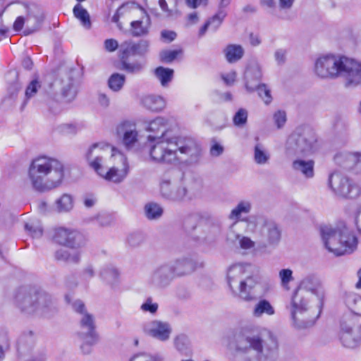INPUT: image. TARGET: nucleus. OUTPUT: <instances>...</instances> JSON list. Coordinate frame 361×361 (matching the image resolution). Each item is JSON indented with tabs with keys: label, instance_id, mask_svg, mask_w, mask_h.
<instances>
[{
	"label": "nucleus",
	"instance_id": "obj_44",
	"mask_svg": "<svg viewBox=\"0 0 361 361\" xmlns=\"http://www.w3.org/2000/svg\"><path fill=\"white\" fill-rule=\"evenodd\" d=\"M176 349L182 354L187 355L190 351V341L184 334L176 336L173 340Z\"/></svg>",
	"mask_w": 361,
	"mask_h": 361
},
{
	"label": "nucleus",
	"instance_id": "obj_29",
	"mask_svg": "<svg viewBox=\"0 0 361 361\" xmlns=\"http://www.w3.org/2000/svg\"><path fill=\"white\" fill-rule=\"evenodd\" d=\"M227 13L224 9H219L218 12L209 18L199 30V37L204 35L207 30L216 32L222 24Z\"/></svg>",
	"mask_w": 361,
	"mask_h": 361
},
{
	"label": "nucleus",
	"instance_id": "obj_47",
	"mask_svg": "<svg viewBox=\"0 0 361 361\" xmlns=\"http://www.w3.org/2000/svg\"><path fill=\"white\" fill-rule=\"evenodd\" d=\"M126 76L118 73H113L108 80V86L114 92L120 91L125 83Z\"/></svg>",
	"mask_w": 361,
	"mask_h": 361
},
{
	"label": "nucleus",
	"instance_id": "obj_63",
	"mask_svg": "<svg viewBox=\"0 0 361 361\" xmlns=\"http://www.w3.org/2000/svg\"><path fill=\"white\" fill-rule=\"evenodd\" d=\"M177 35L174 31L164 30L161 32V39L166 42L173 41Z\"/></svg>",
	"mask_w": 361,
	"mask_h": 361
},
{
	"label": "nucleus",
	"instance_id": "obj_5",
	"mask_svg": "<svg viewBox=\"0 0 361 361\" xmlns=\"http://www.w3.org/2000/svg\"><path fill=\"white\" fill-rule=\"evenodd\" d=\"M28 176L35 190L44 192L59 187L64 177V168L56 159L40 157L31 162Z\"/></svg>",
	"mask_w": 361,
	"mask_h": 361
},
{
	"label": "nucleus",
	"instance_id": "obj_62",
	"mask_svg": "<svg viewBox=\"0 0 361 361\" xmlns=\"http://www.w3.org/2000/svg\"><path fill=\"white\" fill-rule=\"evenodd\" d=\"M238 244L242 249L247 250L254 247L255 243L250 238L241 235Z\"/></svg>",
	"mask_w": 361,
	"mask_h": 361
},
{
	"label": "nucleus",
	"instance_id": "obj_52",
	"mask_svg": "<svg viewBox=\"0 0 361 361\" xmlns=\"http://www.w3.org/2000/svg\"><path fill=\"white\" fill-rule=\"evenodd\" d=\"M181 52V50H163L159 54L160 60L164 63H171Z\"/></svg>",
	"mask_w": 361,
	"mask_h": 361
},
{
	"label": "nucleus",
	"instance_id": "obj_15",
	"mask_svg": "<svg viewBox=\"0 0 361 361\" xmlns=\"http://www.w3.org/2000/svg\"><path fill=\"white\" fill-rule=\"evenodd\" d=\"M328 185L335 194L343 197L355 198L360 194L359 188L338 172L330 174Z\"/></svg>",
	"mask_w": 361,
	"mask_h": 361
},
{
	"label": "nucleus",
	"instance_id": "obj_53",
	"mask_svg": "<svg viewBox=\"0 0 361 361\" xmlns=\"http://www.w3.org/2000/svg\"><path fill=\"white\" fill-rule=\"evenodd\" d=\"M159 308L157 302H153L152 297H148L145 301L141 305L140 310L145 312H149L152 314L157 313Z\"/></svg>",
	"mask_w": 361,
	"mask_h": 361
},
{
	"label": "nucleus",
	"instance_id": "obj_33",
	"mask_svg": "<svg viewBox=\"0 0 361 361\" xmlns=\"http://www.w3.org/2000/svg\"><path fill=\"white\" fill-rule=\"evenodd\" d=\"M223 52L227 62L234 63L243 57L245 50L240 44H230L224 48Z\"/></svg>",
	"mask_w": 361,
	"mask_h": 361
},
{
	"label": "nucleus",
	"instance_id": "obj_37",
	"mask_svg": "<svg viewBox=\"0 0 361 361\" xmlns=\"http://www.w3.org/2000/svg\"><path fill=\"white\" fill-rule=\"evenodd\" d=\"M253 159L259 165H265L269 163L270 154L266 147L262 143H257L254 147Z\"/></svg>",
	"mask_w": 361,
	"mask_h": 361
},
{
	"label": "nucleus",
	"instance_id": "obj_13",
	"mask_svg": "<svg viewBox=\"0 0 361 361\" xmlns=\"http://www.w3.org/2000/svg\"><path fill=\"white\" fill-rule=\"evenodd\" d=\"M114 165L108 170L102 168L97 173L107 181L120 183L126 178L129 172V165L127 157L121 152L111 154Z\"/></svg>",
	"mask_w": 361,
	"mask_h": 361
},
{
	"label": "nucleus",
	"instance_id": "obj_39",
	"mask_svg": "<svg viewBox=\"0 0 361 361\" xmlns=\"http://www.w3.org/2000/svg\"><path fill=\"white\" fill-rule=\"evenodd\" d=\"M74 16L80 21L81 25L85 29L91 28L90 16L87 11L80 4H77L73 10Z\"/></svg>",
	"mask_w": 361,
	"mask_h": 361
},
{
	"label": "nucleus",
	"instance_id": "obj_12",
	"mask_svg": "<svg viewBox=\"0 0 361 361\" xmlns=\"http://www.w3.org/2000/svg\"><path fill=\"white\" fill-rule=\"evenodd\" d=\"M256 235L259 247H276L280 242L281 232L277 224L266 217L260 218Z\"/></svg>",
	"mask_w": 361,
	"mask_h": 361
},
{
	"label": "nucleus",
	"instance_id": "obj_57",
	"mask_svg": "<svg viewBox=\"0 0 361 361\" xmlns=\"http://www.w3.org/2000/svg\"><path fill=\"white\" fill-rule=\"evenodd\" d=\"M25 228L29 232L32 238H39L42 235V228L39 224H26Z\"/></svg>",
	"mask_w": 361,
	"mask_h": 361
},
{
	"label": "nucleus",
	"instance_id": "obj_27",
	"mask_svg": "<svg viewBox=\"0 0 361 361\" xmlns=\"http://www.w3.org/2000/svg\"><path fill=\"white\" fill-rule=\"evenodd\" d=\"M61 90L62 96L67 102L73 101L78 92L76 82L71 74L67 73L61 78Z\"/></svg>",
	"mask_w": 361,
	"mask_h": 361
},
{
	"label": "nucleus",
	"instance_id": "obj_54",
	"mask_svg": "<svg viewBox=\"0 0 361 361\" xmlns=\"http://www.w3.org/2000/svg\"><path fill=\"white\" fill-rule=\"evenodd\" d=\"M150 42L147 39H140L135 42L136 55L140 56H145L149 50Z\"/></svg>",
	"mask_w": 361,
	"mask_h": 361
},
{
	"label": "nucleus",
	"instance_id": "obj_50",
	"mask_svg": "<svg viewBox=\"0 0 361 361\" xmlns=\"http://www.w3.org/2000/svg\"><path fill=\"white\" fill-rule=\"evenodd\" d=\"M129 361H164V357L159 355H152L146 353L134 355Z\"/></svg>",
	"mask_w": 361,
	"mask_h": 361
},
{
	"label": "nucleus",
	"instance_id": "obj_26",
	"mask_svg": "<svg viewBox=\"0 0 361 361\" xmlns=\"http://www.w3.org/2000/svg\"><path fill=\"white\" fill-rule=\"evenodd\" d=\"M305 157H296L292 163V169L306 178H312L314 176V161L312 159H304Z\"/></svg>",
	"mask_w": 361,
	"mask_h": 361
},
{
	"label": "nucleus",
	"instance_id": "obj_46",
	"mask_svg": "<svg viewBox=\"0 0 361 361\" xmlns=\"http://www.w3.org/2000/svg\"><path fill=\"white\" fill-rule=\"evenodd\" d=\"M137 56L135 47V42L126 40L119 46L120 59H129L130 56Z\"/></svg>",
	"mask_w": 361,
	"mask_h": 361
},
{
	"label": "nucleus",
	"instance_id": "obj_9",
	"mask_svg": "<svg viewBox=\"0 0 361 361\" xmlns=\"http://www.w3.org/2000/svg\"><path fill=\"white\" fill-rule=\"evenodd\" d=\"M15 11L20 14L13 25L15 31H23V35L27 36L40 30L44 20V13L39 6L18 3L15 6Z\"/></svg>",
	"mask_w": 361,
	"mask_h": 361
},
{
	"label": "nucleus",
	"instance_id": "obj_58",
	"mask_svg": "<svg viewBox=\"0 0 361 361\" xmlns=\"http://www.w3.org/2000/svg\"><path fill=\"white\" fill-rule=\"evenodd\" d=\"M59 131L66 135H74L77 133L78 128L75 124L63 123L59 126Z\"/></svg>",
	"mask_w": 361,
	"mask_h": 361
},
{
	"label": "nucleus",
	"instance_id": "obj_31",
	"mask_svg": "<svg viewBox=\"0 0 361 361\" xmlns=\"http://www.w3.org/2000/svg\"><path fill=\"white\" fill-rule=\"evenodd\" d=\"M142 105L152 111H161L166 106L165 99L159 95H146L142 99Z\"/></svg>",
	"mask_w": 361,
	"mask_h": 361
},
{
	"label": "nucleus",
	"instance_id": "obj_30",
	"mask_svg": "<svg viewBox=\"0 0 361 361\" xmlns=\"http://www.w3.org/2000/svg\"><path fill=\"white\" fill-rule=\"evenodd\" d=\"M101 279L111 288L118 286L120 282V272L114 266L108 265L103 267L99 272Z\"/></svg>",
	"mask_w": 361,
	"mask_h": 361
},
{
	"label": "nucleus",
	"instance_id": "obj_4",
	"mask_svg": "<svg viewBox=\"0 0 361 361\" xmlns=\"http://www.w3.org/2000/svg\"><path fill=\"white\" fill-rule=\"evenodd\" d=\"M14 303L21 313L51 318L58 310L52 297L46 291L36 287H20L14 295Z\"/></svg>",
	"mask_w": 361,
	"mask_h": 361
},
{
	"label": "nucleus",
	"instance_id": "obj_51",
	"mask_svg": "<svg viewBox=\"0 0 361 361\" xmlns=\"http://www.w3.org/2000/svg\"><path fill=\"white\" fill-rule=\"evenodd\" d=\"M145 240L144 235L140 232H133L128 235L127 243L132 247H137L142 245Z\"/></svg>",
	"mask_w": 361,
	"mask_h": 361
},
{
	"label": "nucleus",
	"instance_id": "obj_41",
	"mask_svg": "<svg viewBox=\"0 0 361 361\" xmlns=\"http://www.w3.org/2000/svg\"><path fill=\"white\" fill-rule=\"evenodd\" d=\"M121 66L119 68L130 74H138L144 68V63L141 61H130L128 59H120Z\"/></svg>",
	"mask_w": 361,
	"mask_h": 361
},
{
	"label": "nucleus",
	"instance_id": "obj_64",
	"mask_svg": "<svg viewBox=\"0 0 361 361\" xmlns=\"http://www.w3.org/2000/svg\"><path fill=\"white\" fill-rule=\"evenodd\" d=\"M104 47L107 51L112 52L119 48V46L116 39H107L104 41Z\"/></svg>",
	"mask_w": 361,
	"mask_h": 361
},
{
	"label": "nucleus",
	"instance_id": "obj_3",
	"mask_svg": "<svg viewBox=\"0 0 361 361\" xmlns=\"http://www.w3.org/2000/svg\"><path fill=\"white\" fill-rule=\"evenodd\" d=\"M234 348L237 351L256 353L253 361H276L279 357V343L276 336L267 329L257 332L246 330L235 334Z\"/></svg>",
	"mask_w": 361,
	"mask_h": 361
},
{
	"label": "nucleus",
	"instance_id": "obj_45",
	"mask_svg": "<svg viewBox=\"0 0 361 361\" xmlns=\"http://www.w3.org/2000/svg\"><path fill=\"white\" fill-rule=\"evenodd\" d=\"M160 191L164 198L173 201V194L177 192L176 184L172 185L169 178H163L160 183Z\"/></svg>",
	"mask_w": 361,
	"mask_h": 361
},
{
	"label": "nucleus",
	"instance_id": "obj_56",
	"mask_svg": "<svg viewBox=\"0 0 361 361\" xmlns=\"http://www.w3.org/2000/svg\"><path fill=\"white\" fill-rule=\"evenodd\" d=\"M40 87V82L37 80L31 81L25 90V94L26 100L33 97L37 94Z\"/></svg>",
	"mask_w": 361,
	"mask_h": 361
},
{
	"label": "nucleus",
	"instance_id": "obj_11",
	"mask_svg": "<svg viewBox=\"0 0 361 361\" xmlns=\"http://www.w3.org/2000/svg\"><path fill=\"white\" fill-rule=\"evenodd\" d=\"M343 56L322 55L314 63V72L322 79L335 80L339 78Z\"/></svg>",
	"mask_w": 361,
	"mask_h": 361
},
{
	"label": "nucleus",
	"instance_id": "obj_17",
	"mask_svg": "<svg viewBox=\"0 0 361 361\" xmlns=\"http://www.w3.org/2000/svg\"><path fill=\"white\" fill-rule=\"evenodd\" d=\"M177 192L173 194V201H190L198 197L201 193V183L192 178H183L176 184Z\"/></svg>",
	"mask_w": 361,
	"mask_h": 361
},
{
	"label": "nucleus",
	"instance_id": "obj_34",
	"mask_svg": "<svg viewBox=\"0 0 361 361\" xmlns=\"http://www.w3.org/2000/svg\"><path fill=\"white\" fill-rule=\"evenodd\" d=\"M54 209L60 214L68 213L74 207V198L72 195L64 193L56 200Z\"/></svg>",
	"mask_w": 361,
	"mask_h": 361
},
{
	"label": "nucleus",
	"instance_id": "obj_40",
	"mask_svg": "<svg viewBox=\"0 0 361 361\" xmlns=\"http://www.w3.org/2000/svg\"><path fill=\"white\" fill-rule=\"evenodd\" d=\"M174 71L169 68L157 67L154 70V75L163 87H167L172 80Z\"/></svg>",
	"mask_w": 361,
	"mask_h": 361
},
{
	"label": "nucleus",
	"instance_id": "obj_42",
	"mask_svg": "<svg viewBox=\"0 0 361 361\" xmlns=\"http://www.w3.org/2000/svg\"><path fill=\"white\" fill-rule=\"evenodd\" d=\"M345 302L351 312L356 315H361V297L355 293L346 294Z\"/></svg>",
	"mask_w": 361,
	"mask_h": 361
},
{
	"label": "nucleus",
	"instance_id": "obj_2",
	"mask_svg": "<svg viewBox=\"0 0 361 361\" xmlns=\"http://www.w3.org/2000/svg\"><path fill=\"white\" fill-rule=\"evenodd\" d=\"M324 298L325 290L318 276L308 274L303 277L293 293L290 305L295 327L313 326L320 316Z\"/></svg>",
	"mask_w": 361,
	"mask_h": 361
},
{
	"label": "nucleus",
	"instance_id": "obj_32",
	"mask_svg": "<svg viewBox=\"0 0 361 361\" xmlns=\"http://www.w3.org/2000/svg\"><path fill=\"white\" fill-rule=\"evenodd\" d=\"M151 21L148 16H143L140 20L130 23L131 34L133 37L145 36L149 33Z\"/></svg>",
	"mask_w": 361,
	"mask_h": 361
},
{
	"label": "nucleus",
	"instance_id": "obj_55",
	"mask_svg": "<svg viewBox=\"0 0 361 361\" xmlns=\"http://www.w3.org/2000/svg\"><path fill=\"white\" fill-rule=\"evenodd\" d=\"M247 120V111L244 109H240L234 115L233 121L236 126H244Z\"/></svg>",
	"mask_w": 361,
	"mask_h": 361
},
{
	"label": "nucleus",
	"instance_id": "obj_28",
	"mask_svg": "<svg viewBox=\"0 0 361 361\" xmlns=\"http://www.w3.org/2000/svg\"><path fill=\"white\" fill-rule=\"evenodd\" d=\"M252 208L250 200H240L231 211L228 219L235 224L238 221H247V218L243 217V214H248Z\"/></svg>",
	"mask_w": 361,
	"mask_h": 361
},
{
	"label": "nucleus",
	"instance_id": "obj_1",
	"mask_svg": "<svg viewBox=\"0 0 361 361\" xmlns=\"http://www.w3.org/2000/svg\"><path fill=\"white\" fill-rule=\"evenodd\" d=\"M147 130L154 133L147 137L151 142L149 156L154 161L176 164L198 161L201 154L200 146L191 138L174 135L167 119L157 117L148 123Z\"/></svg>",
	"mask_w": 361,
	"mask_h": 361
},
{
	"label": "nucleus",
	"instance_id": "obj_14",
	"mask_svg": "<svg viewBox=\"0 0 361 361\" xmlns=\"http://www.w3.org/2000/svg\"><path fill=\"white\" fill-rule=\"evenodd\" d=\"M339 78H342L346 88L355 89L361 87V62L344 56Z\"/></svg>",
	"mask_w": 361,
	"mask_h": 361
},
{
	"label": "nucleus",
	"instance_id": "obj_6",
	"mask_svg": "<svg viewBox=\"0 0 361 361\" xmlns=\"http://www.w3.org/2000/svg\"><path fill=\"white\" fill-rule=\"evenodd\" d=\"M320 234L325 247L336 256L350 255L357 247V239L353 231L343 223L322 226Z\"/></svg>",
	"mask_w": 361,
	"mask_h": 361
},
{
	"label": "nucleus",
	"instance_id": "obj_24",
	"mask_svg": "<svg viewBox=\"0 0 361 361\" xmlns=\"http://www.w3.org/2000/svg\"><path fill=\"white\" fill-rule=\"evenodd\" d=\"M173 270L175 278L181 277L192 274L197 267L195 260L191 257H183L174 262H169Z\"/></svg>",
	"mask_w": 361,
	"mask_h": 361
},
{
	"label": "nucleus",
	"instance_id": "obj_10",
	"mask_svg": "<svg viewBox=\"0 0 361 361\" xmlns=\"http://www.w3.org/2000/svg\"><path fill=\"white\" fill-rule=\"evenodd\" d=\"M73 308L80 314V329L78 333L82 341L80 349L83 354L88 355L92 351V346L99 341L94 317L86 310L85 304L81 300L75 301Z\"/></svg>",
	"mask_w": 361,
	"mask_h": 361
},
{
	"label": "nucleus",
	"instance_id": "obj_22",
	"mask_svg": "<svg viewBox=\"0 0 361 361\" xmlns=\"http://www.w3.org/2000/svg\"><path fill=\"white\" fill-rule=\"evenodd\" d=\"M262 78V72L260 64L256 59H251L248 62L244 73L245 87L247 91L254 92Z\"/></svg>",
	"mask_w": 361,
	"mask_h": 361
},
{
	"label": "nucleus",
	"instance_id": "obj_36",
	"mask_svg": "<svg viewBox=\"0 0 361 361\" xmlns=\"http://www.w3.org/2000/svg\"><path fill=\"white\" fill-rule=\"evenodd\" d=\"M55 258L58 261L68 264H78L80 261V252L76 250L71 252L61 248L55 252Z\"/></svg>",
	"mask_w": 361,
	"mask_h": 361
},
{
	"label": "nucleus",
	"instance_id": "obj_20",
	"mask_svg": "<svg viewBox=\"0 0 361 361\" xmlns=\"http://www.w3.org/2000/svg\"><path fill=\"white\" fill-rule=\"evenodd\" d=\"M355 316L350 314L343 317L341 323V341L343 346L348 348H355L361 343V338L353 333V328L355 325Z\"/></svg>",
	"mask_w": 361,
	"mask_h": 361
},
{
	"label": "nucleus",
	"instance_id": "obj_59",
	"mask_svg": "<svg viewBox=\"0 0 361 361\" xmlns=\"http://www.w3.org/2000/svg\"><path fill=\"white\" fill-rule=\"evenodd\" d=\"M95 269L92 264L86 265L81 273L82 278L85 281H89L95 276Z\"/></svg>",
	"mask_w": 361,
	"mask_h": 361
},
{
	"label": "nucleus",
	"instance_id": "obj_7",
	"mask_svg": "<svg viewBox=\"0 0 361 361\" xmlns=\"http://www.w3.org/2000/svg\"><path fill=\"white\" fill-rule=\"evenodd\" d=\"M251 264L238 262L231 265L227 271V282L232 294L245 302L255 300L252 291L257 284V279Z\"/></svg>",
	"mask_w": 361,
	"mask_h": 361
},
{
	"label": "nucleus",
	"instance_id": "obj_48",
	"mask_svg": "<svg viewBox=\"0 0 361 361\" xmlns=\"http://www.w3.org/2000/svg\"><path fill=\"white\" fill-rule=\"evenodd\" d=\"M257 92L259 97L263 100L265 104H269L272 101V96L271 94V90L267 85L264 83L258 84L255 90Z\"/></svg>",
	"mask_w": 361,
	"mask_h": 361
},
{
	"label": "nucleus",
	"instance_id": "obj_8",
	"mask_svg": "<svg viewBox=\"0 0 361 361\" xmlns=\"http://www.w3.org/2000/svg\"><path fill=\"white\" fill-rule=\"evenodd\" d=\"M319 149L315 132L308 126H300L288 137L286 153L288 157H308Z\"/></svg>",
	"mask_w": 361,
	"mask_h": 361
},
{
	"label": "nucleus",
	"instance_id": "obj_16",
	"mask_svg": "<svg viewBox=\"0 0 361 361\" xmlns=\"http://www.w3.org/2000/svg\"><path fill=\"white\" fill-rule=\"evenodd\" d=\"M111 152L114 153L118 151L114 150L109 145L103 142L94 143L87 149L85 159L89 166L97 173L104 167V159L109 156Z\"/></svg>",
	"mask_w": 361,
	"mask_h": 361
},
{
	"label": "nucleus",
	"instance_id": "obj_18",
	"mask_svg": "<svg viewBox=\"0 0 361 361\" xmlns=\"http://www.w3.org/2000/svg\"><path fill=\"white\" fill-rule=\"evenodd\" d=\"M173 271L169 263L159 265L152 271L148 279L149 284L157 288L167 287L176 279Z\"/></svg>",
	"mask_w": 361,
	"mask_h": 361
},
{
	"label": "nucleus",
	"instance_id": "obj_23",
	"mask_svg": "<svg viewBox=\"0 0 361 361\" xmlns=\"http://www.w3.org/2000/svg\"><path fill=\"white\" fill-rule=\"evenodd\" d=\"M335 161L343 168L353 171L356 173H361V153L344 152L337 154Z\"/></svg>",
	"mask_w": 361,
	"mask_h": 361
},
{
	"label": "nucleus",
	"instance_id": "obj_21",
	"mask_svg": "<svg viewBox=\"0 0 361 361\" xmlns=\"http://www.w3.org/2000/svg\"><path fill=\"white\" fill-rule=\"evenodd\" d=\"M143 331L146 334L164 342L169 339L172 328L169 322L155 319L145 324Z\"/></svg>",
	"mask_w": 361,
	"mask_h": 361
},
{
	"label": "nucleus",
	"instance_id": "obj_61",
	"mask_svg": "<svg viewBox=\"0 0 361 361\" xmlns=\"http://www.w3.org/2000/svg\"><path fill=\"white\" fill-rule=\"evenodd\" d=\"M287 51L284 49H278L274 52V59L278 65H282L286 62Z\"/></svg>",
	"mask_w": 361,
	"mask_h": 361
},
{
	"label": "nucleus",
	"instance_id": "obj_43",
	"mask_svg": "<svg viewBox=\"0 0 361 361\" xmlns=\"http://www.w3.org/2000/svg\"><path fill=\"white\" fill-rule=\"evenodd\" d=\"M161 11L166 17H172L178 14V0H157Z\"/></svg>",
	"mask_w": 361,
	"mask_h": 361
},
{
	"label": "nucleus",
	"instance_id": "obj_35",
	"mask_svg": "<svg viewBox=\"0 0 361 361\" xmlns=\"http://www.w3.org/2000/svg\"><path fill=\"white\" fill-rule=\"evenodd\" d=\"M252 316L260 318L263 315L272 316L275 314L274 307L266 299H260L254 306L252 311Z\"/></svg>",
	"mask_w": 361,
	"mask_h": 361
},
{
	"label": "nucleus",
	"instance_id": "obj_60",
	"mask_svg": "<svg viewBox=\"0 0 361 361\" xmlns=\"http://www.w3.org/2000/svg\"><path fill=\"white\" fill-rule=\"evenodd\" d=\"M274 120L278 128H282L286 122V114L285 111H276L274 114Z\"/></svg>",
	"mask_w": 361,
	"mask_h": 361
},
{
	"label": "nucleus",
	"instance_id": "obj_25",
	"mask_svg": "<svg viewBox=\"0 0 361 361\" xmlns=\"http://www.w3.org/2000/svg\"><path fill=\"white\" fill-rule=\"evenodd\" d=\"M117 133L122 137L123 143L128 148L131 147L137 141L138 133L136 126L131 122L121 123L117 127Z\"/></svg>",
	"mask_w": 361,
	"mask_h": 361
},
{
	"label": "nucleus",
	"instance_id": "obj_38",
	"mask_svg": "<svg viewBox=\"0 0 361 361\" xmlns=\"http://www.w3.org/2000/svg\"><path fill=\"white\" fill-rule=\"evenodd\" d=\"M163 212V208L160 204L156 202H148L144 207V214L149 220H157L160 219Z\"/></svg>",
	"mask_w": 361,
	"mask_h": 361
},
{
	"label": "nucleus",
	"instance_id": "obj_49",
	"mask_svg": "<svg viewBox=\"0 0 361 361\" xmlns=\"http://www.w3.org/2000/svg\"><path fill=\"white\" fill-rule=\"evenodd\" d=\"M279 277L281 286L286 289H289L290 282L294 280L293 271L290 269H282L279 272Z\"/></svg>",
	"mask_w": 361,
	"mask_h": 361
},
{
	"label": "nucleus",
	"instance_id": "obj_19",
	"mask_svg": "<svg viewBox=\"0 0 361 361\" xmlns=\"http://www.w3.org/2000/svg\"><path fill=\"white\" fill-rule=\"evenodd\" d=\"M54 240L61 245L71 248H78L85 244L84 236L77 231L59 228L55 231Z\"/></svg>",
	"mask_w": 361,
	"mask_h": 361
}]
</instances>
